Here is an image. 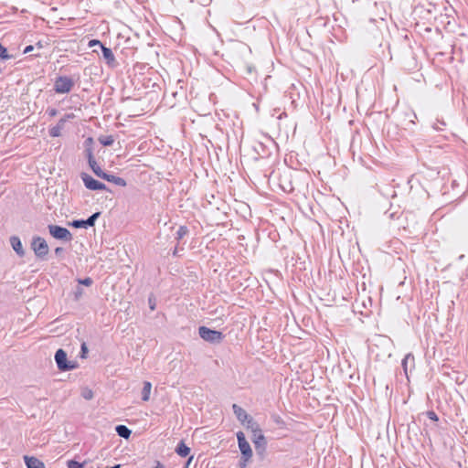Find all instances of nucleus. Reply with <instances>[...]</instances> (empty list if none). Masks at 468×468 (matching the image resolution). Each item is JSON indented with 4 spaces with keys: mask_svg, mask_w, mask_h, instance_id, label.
<instances>
[{
    "mask_svg": "<svg viewBox=\"0 0 468 468\" xmlns=\"http://www.w3.org/2000/svg\"><path fill=\"white\" fill-rule=\"evenodd\" d=\"M188 233V229L186 226H180L176 233V239L177 240L182 239Z\"/></svg>",
    "mask_w": 468,
    "mask_h": 468,
    "instance_id": "412c9836",
    "label": "nucleus"
},
{
    "mask_svg": "<svg viewBox=\"0 0 468 468\" xmlns=\"http://www.w3.org/2000/svg\"><path fill=\"white\" fill-rule=\"evenodd\" d=\"M415 358L411 353L407 354L401 362V367L405 375L408 377L409 367H414Z\"/></svg>",
    "mask_w": 468,
    "mask_h": 468,
    "instance_id": "2eb2a0df",
    "label": "nucleus"
},
{
    "mask_svg": "<svg viewBox=\"0 0 468 468\" xmlns=\"http://www.w3.org/2000/svg\"><path fill=\"white\" fill-rule=\"evenodd\" d=\"M31 468H46L43 462L31 456Z\"/></svg>",
    "mask_w": 468,
    "mask_h": 468,
    "instance_id": "5701e85b",
    "label": "nucleus"
},
{
    "mask_svg": "<svg viewBox=\"0 0 468 468\" xmlns=\"http://www.w3.org/2000/svg\"><path fill=\"white\" fill-rule=\"evenodd\" d=\"M63 251H64V249L61 247H58L54 250L56 256H60L63 253Z\"/></svg>",
    "mask_w": 468,
    "mask_h": 468,
    "instance_id": "473e14b6",
    "label": "nucleus"
},
{
    "mask_svg": "<svg viewBox=\"0 0 468 468\" xmlns=\"http://www.w3.org/2000/svg\"><path fill=\"white\" fill-rule=\"evenodd\" d=\"M80 177L86 188L90 190H107L105 184L94 179L91 176L81 173Z\"/></svg>",
    "mask_w": 468,
    "mask_h": 468,
    "instance_id": "6e6552de",
    "label": "nucleus"
},
{
    "mask_svg": "<svg viewBox=\"0 0 468 468\" xmlns=\"http://www.w3.org/2000/svg\"><path fill=\"white\" fill-rule=\"evenodd\" d=\"M37 45L38 46V48H42L41 41H38V42L37 43Z\"/></svg>",
    "mask_w": 468,
    "mask_h": 468,
    "instance_id": "79ce46f5",
    "label": "nucleus"
},
{
    "mask_svg": "<svg viewBox=\"0 0 468 468\" xmlns=\"http://www.w3.org/2000/svg\"><path fill=\"white\" fill-rule=\"evenodd\" d=\"M92 282H93V281H92V279H91V278H90V277H87V278H85V279H80V280H79V283L83 284V285H85V286H90V285H91V284H92Z\"/></svg>",
    "mask_w": 468,
    "mask_h": 468,
    "instance_id": "bb28decb",
    "label": "nucleus"
},
{
    "mask_svg": "<svg viewBox=\"0 0 468 468\" xmlns=\"http://www.w3.org/2000/svg\"><path fill=\"white\" fill-rule=\"evenodd\" d=\"M116 433L124 439H128L131 436L132 431L125 425H117L115 427Z\"/></svg>",
    "mask_w": 468,
    "mask_h": 468,
    "instance_id": "a211bd4d",
    "label": "nucleus"
},
{
    "mask_svg": "<svg viewBox=\"0 0 468 468\" xmlns=\"http://www.w3.org/2000/svg\"><path fill=\"white\" fill-rule=\"evenodd\" d=\"M102 57L105 59L107 65L111 68H114L117 66V62L114 57L112 50L110 48L102 47L101 48Z\"/></svg>",
    "mask_w": 468,
    "mask_h": 468,
    "instance_id": "f8f14e48",
    "label": "nucleus"
},
{
    "mask_svg": "<svg viewBox=\"0 0 468 468\" xmlns=\"http://www.w3.org/2000/svg\"><path fill=\"white\" fill-rule=\"evenodd\" d=\"M38 56H40V54H38V53H37V54H31V58H32V57H38Z\"/></svg>",
    "mask_w": 468,
    "mask_h": 468,
    "instance_id": "37998d69",
    "label": "nucleus"
},
{
    "mask_svg": "<svg viewBox=\"0 0 468 468\" xmlns=\"http://www.w3.org/2000/svg\"><path fill=\"white\" fill-rule=\"evenodd\" d=\"M236 436L242 459H245V461H250L253 452L249 441L246 440L245 434L242 431H238Z\"/></svg>",
    "mask_w": 468,
    "mask_h": 468,
    "instance_id": "423d86ee",
    "label": "nucleus"
},
{
    "mask_svg": "<svg viewBox=\"0 0 468 468\" xmlns=\"http://www.w3.org/2000/svg\"><path fill=\"white\" fill-rule=\"evenodd\" d=\"M29 51H30L29 46H27V47L24 48L23 53H24V54H27V53H28Z\"/></svg>",
    "mask_w": 468,
    "mask_h": 468,
    "instance_id": "e433bc0d",
    "label": "nucleus"
},
{
    "mask_svg": "<svg viewBox=\"0 0 468 468\" xmlns=\"http://www.w3.org/2000/svg\"><path fill=\"white\" fill-rule=\"evenodd\" d=\"M95 46H98L101 49L102 48V47H104V45L98 39H91L90 42H89V47H95Z\"/></svg>",
    "mask_w": 468,
    "mask_h": 468,
    "instance_id": "a878e982",
    "label": "nucleus"
},
{
    "mask_svg": "<svg viewBox=\"0 0 468 468\" xmlns=\"http://www.w3.org/2000/svg\"><path fill=\"white\" fill-rule=\"evenodd\" d=\"M255 450L259 454H262L267 448V440L264 435H259L257 438H251Z\"/></svg>",
    "mask_w": 468,
    "mask_h": 468,
    "instance_id": "ddd939ff",
    "label": "nucleus"
},
{
    "mask_svg": "<svg viewBox=\"0 0 468 468\" xmlns=\"http://www.w3.org/2000/svg\"><path fill=\"white\" fill-rule=\"evenodd\" d=\"M101 178L106 180V181H108V182L113 183V184H115L116 186H126V185H127L126 181L122 177L116 176L112 175V174H107L105 172H104V174H103Z\"/></svg>",
    "mask_w": 468,
    "mask_h": 468,
    "instance_id": "4468645a",
    "label": "nucleus"
},
{
    "mask_svg": "<svg viewBox=\"0 0 468 468\" xmlns=\"http://www.w3.org/2000/svg\"><path fill=\"white\" fill-rule=\"evenodd\" d=\"M232 410L238 420L240 421L241 424L245 426L247 429H250V427L257 423L253 420V418L250 415H249L247 411L239 405L233 404Z\"/></svg>",
    "mask_w": 468,
    "mask_h": 468,
    "instance_id": "20e7f679",
    "label": "nucleus"
},
{
    "mask_svg": "<svg viewBox=\"0 0 468 468\" xmlns=\"http://www.w3.org/2000/svg\"><path fill=\"white\" fill-rule=\"evenodd\" d=\"M101 212H95L91 216H90L87 219H76L69 223V225L73 228L80 229H88L90 227H93L97 218L100 217Z\"/></svg>",
    "mask_w": 468,
    "mask_h": 468,
    "instance_id": "1a4fd4ad",
    "label": "nucleus"
},
{
    "mask_svg": "<svg viewBox=\"0 0 468 468\" xmlns=\"http://www.w3.org/2000/svg\"><path fill=\"white\" fill-rule=\"evenodd\" d=\"M85 154H86V157L88 159V163H89V165L90 167V169L92 170V172L100 178L102 177L103 174H104V171H102V169L98 165L94 156H93V152H92V148L91 147H87L85 149Z\"/></svg>",
    "mask_w": 468,
    "mask_h": 468,
    "instance_id": "9d476101",
    "label": "nucleus"
},
{
    "mask_svg": "<svg viewBox=\"0 0 468 468\" xmlns=\"http://www.w3.org/2000/svg\"><path fill=\"white\" fill-rule=\"evenodd\" d=\"M10 243H11L13 250L16 252L17 255H19V256L25 255V250H23L21 240L18 237H16V236L11 237Z\"/></svg>",
    "mask_w": 468,
    "mask_h": 468,
    "instance_id": "dca6fc26",
    "label": "nucleus"
},
{
    "mask_svg": "<svg viewBox=\"0 0 468 468\" xmlns=\"http://www.w3.org/2000/svg\"><path fill=\"white\" fill-rule=\"evenodd\" d=\"M49 234L56 239L63 240V241H71L72 234L70 231L61 226L58 225H48V226Z\"/></svg>",
    "mask_w": 468,
    "mask_h": 468,
    "instance_id": "39448f33",
    "label": "nucleus"
},
{
    "mask_svg": "<svg viewBox=\"0 0 468 468\" xmlns=\"http://www.w3.org/2000/svg\"><path fill=\"white\" fill-rule=\"evenodd\" d=\"M282 187L283 191H285L287 193H291L294 189L291 182L287 186H282Z\"/></svg>",
    "mask_w": 468,
    "mask_h": 468,
    "instance_id": "c85d7f7f",
    "label": "nucleus"
},
{
    "mask_svg": "<svg viewBox=\"0 0 468 468\" xmlns=\"http://www.w3.org/2000/svg\"><path fill=\"white\" fill-rule=\"evenodd\" d=\"M154 468H164V465L161 462L159 461H156L155 462V465L154 466Z\"/></svg>",
    "mask_w": 468,
    "mask_h": 468,
    "instance_id": "c9c22d12",
    "label": "nucleus"
},
{
    "mask_svg": "<svg viewBox=\"0 0 468 468\" xmlns=\"http://www.w3.org/2000/svg\"><path fill=\"white\" fill-rule=\"evenodd\" d=\"M88 353V348L85 343L81 345V357H85L86 354Z\"/></svg>",
    "mask_w": 468,
    "mask_h": 468,
    "instance_id": "2f4dec72",
    "label": "nucleus"
},
{
    "mask_svg": "<svg viewBox=\"0 0 468 468\" xmlns=\"http://www.w3.org/2000/svg\"><path fill=\"white\" fill-rule=\"evenodd\" d=\"M248 462L249 461H245V459L241 458L239 461V468H246Z\"/></svg>",
    "mask_w": 468,
    "mask_h": 468,
    "instance_id": "f704fd0d",
    "label": "nucleus"
},
{
    "mask_svg": "<svg viewBox=\"0 0 468 468\" xmlns=\"http://www.w3.org/2000/svg\"><path fill=\"white\" fill-rule=\"evenodd\" d=\"M81 294V289H78L77 292H76V298L78 299L79 296Z\"/></svg>",
    "mask_w": 468,
    "mask_h": 468,
    "instance_id": "4c0bfd02",
    "label": "nucleus"
},
{
    "mask_svg": "<svg viewBox=\"0 0 468 468\" xmlns=\"http://www.w3.org/2000/svg\"><path fill=\"white\" fill-rule=\"evenodd\" d=\"M73 86L74 81L70 77L59 76L56 78L54 90L59 94L69 93L72 90Z\"/></svg>",
    "mask_w": 468,
    "mask_h": 468,
    "instance_id": "7ed1b4c3",
    "label": "nucleus"
},
{
    "mask_svg": "<svg viewBox=\"0 0 468 468\" xmlns=\"http://www.w3.org/2000/svg\"><path fill=\"white\" fill-rule=\"evenodd\" d=\"M148 303L150 309L154 311L155 309V299L153 296L148 298Z\"/></svg>",
    "mask_w": 468,
    "mask_h": 468,
    "instance_id": "cd10ccee",
    "label": "nucleus"
},
{
    "mask_svg": "<svg viewBox=\"0 0 468 468\" xmlns=\"http://www.w3.org/2000/svg\"><path fill=\"white\" fill-rule=\"evenodd\" d=\"M55 361L57 363V367L60 371H68L75 368V362L69 361L67 358V353L59 348L57 350L55 354Z\"/></svg>",
    "mask_w": 468,
    "mask_h": 468,
    "instance_id": "0eeeda50",
    "label": "nucleus"
},
{
    "mask_svg": "<svg viewBox=\"0 0 468 468\" xmlns=\"http://www.w3.org/2000/svg\"><path fill=\"white\" fill-rule=\"evenodd\" d=\"M30 50H31V52L34 50V47L32 45H31Z\"/></svg>",
    "mask_w": 468,
    "mask_h": 468,
    "instance_id": "a18cd8bd",
    "label": "nucleus"
},
{
    "mask_svg": "<svg viewBox=\"0 0 468 468\" xmlns=\"http://www.w3.org/2000/svg\"><path fill=\"white\" fill-rule=\"evenodd\" d=\"M10 56L8 55L6 48L0 44V58L7 59Z\"/></svg>",
    "mask_w": 468,
    "mask_h": 468,
    "instance_id": "393cba45",
    "label": "nucleus"
},
{
    "mask_svg": "<svg viewBox=\"0 0 468 468\" xmlns=\"http://www.w3.org/2000/svg\"><path fill=\"white\" fill-rule=\"evenodd\" d=\"M152 389V384L149 381L144 382V387L142 389V400L143 401H148L150 399Z\"/></svg>",
    "mask_w": 468,
    "mask_h": 468,
    "instance_id": "6ab92c4d",
    "label": "nucleus"
},
{
    "mask_svg": "<svg viewBox=\"0 0 468 468\" xmlns=\"http://www.w3.org/2000/svg\"><path fill=\"white\" fill-rule=\"evenodd\" d=\"M67 467L68 468H84V464L78 461H75V460H69L67 463Z\"/></svg>",
    "mask_w": 468,
    "mask_h": 468,
    "instance_id": "b1692460",
    "label": "nucleus"
},
{
    "mask_svg": "<svg viewBox=\"0 0 468 468\" xmlns=\"http://www.w3.org/2000/svg\"><path fill=\"white\" fill-rule=\"evenodd\" d=\"M31 250H33L37 260L46 261L48 260L49 248L45 240L41 237H34L31 240Z\"/></svg>",
    "mask_w": 468,
    "mask_h": 468,
    "instance_id": "f257e3e1",
    "label": "nucleus"
},
{
    "mask_svg": "<svg viewBox=\"0 0 468 468\" xmlns=\"http://www.w3.org/2000/svg\"><path fill=\"white\" fill-rule=\"evenodd\" d=\"M192 459H193V456H191V457L188 459V461H187V463H186V468H187V466H188V464L190 463V462L192 461Z\"/></svg>",
    "mask_w": 468,
    "mask_h": 468,
    "instance_id": "58836bf2",
    "label": "nucleus"
},
{
    "mask_svg": "<svg viewBox=\"0 0 468 468\" xmlns=\"http://www.w3.org/2000/svg\"><path fill=\"white\" fill-rule=\"evenodd\" d=\"M198 334L203 340L213 344H218L224 338V335L220 331L212 330L206 326H200L198 328Z\"/></svg>",
    "mask_w": 468,
    "mask_h": 468,
    "instance_id": "f03ea898",
    "label": "nucleus"
},
{
    "mask_svg": "<svg viewBox=\"0 0 468 468\" xmlns=\"http://www.w3.org/2000/svg\"><path fill=\"white\" fill-rule=\"evenodd\" d=\"M427 414L430 420L434 421L438 420V416L434 411H428Z\"/></svg>",
    "mask_w": 468,
    "mask_h": 468,
    "instance_id": "c756f323",
    "label": "nucleus"
},
{
    "mask_svg": "<svg viewBox=\"0 0 468 468\" xmlns=\"http://www.w3.org/2000/svg\"><path fill=\"white\" fill-rule=\"evenodd\" d=\"M93 397V393L91 390H86L84 393H83V398L86 399H92Z\"/></svg>",
    "mask_w": 468,
    "mask_h": 468,
    "instance_id": "7c9ffc66",
    "label": "nucleus"
},
{
    "mask_svg": "<svg viewBox=\"0 0 468 468\" xmlns=\"http://www.w3.org/2000/svg\"><path fill=\"white\" fill-rule=\"evenodd\" d=\"M99 142L103 146H111L114 143V138L112 135L101 136Z\"/></svg>",
    "mask_w": 468,
    "mask_h": 468,
    "instance_id": "aec40b11",
    "label": "nucleus"
},
{
    "mask_svg": "<svg viewBox=\"0 0 468 468\" xmlns=\"http://www.w3.org/2000/svg\"><path fill=\"white\" fill-rule=\"evenodd\" d=\"M87 142L91 143V142H92V139H91V138H88V139H87Z\"/></svg>",
    "mask_w": 468,
    "mask_h": 468,
    "instance_id": "c03bdc74",
    "label": "nucleus"
},
{
    "mask_svg": "<svg viewBox=\"0 0 468 468\" xmlns=\"http://www.w3.org/2000/svg\"><path fill=\"white\" fill-rule=\"evenodd\" d=\"M249 430H250L252 432V438H257V436L259 435H263L261 429L260 428V425L258 423L250 427Z\"/></svg>",
    "mask_w": 468,
    "mask_h": 468,
    "instance_id": "4be33fe9",
    "label": "nucleus"
},
{
    "mask_svg": "<svg viewBox=\"0 0 468 468\" xmlns=\"http://www.w3.org/2000/svg\"><path fill=\"white\" fill-rule=\"evenodd\" d=\"M71 117H73V114H67L63 118H61L55 126H53L49 129V131H48L49 135L51 137L60 136L61 132L65 127V123H66L67 120Z\"/></svg>",
    "mask_w": 468,
    "mask_h": 468,
    "instance_id": "9b49d317",
    "label": "nucleus"
},
{
    "mask_svg": "<svg viewBox=\"0 0 468 468\" xmlns=\"http://www.w3.org/2000/svg\"><path fill=\"white\" fill-rule=\"evenodd\" d=\"M176 452L181 457H186L190 453V448L181 441L176 448Z\"/></svg>",
    "mask_w": 468,
    "mask_h": 468,
    "instance_id": "f3484780",
    "label": "nucleus"
},
{
    "mask_svg": "<svg viewBox=\"0 0 468 468\" xmlns=\"http://www.w3.org/2000/svg\"><path fill=\"white\" fill-rule=\"evenodd\" d=\"M55 114H56V110H51V111H50V115H52V116H53V115H55Z\"/></svg>",
    "mask_w": 468,
    "mask_h": 468,
    "instance_id": "a19ab883",
    "label": "nucleus"
},
{
    "mask_svg": "<svg viewBox=\"0 0 468 468\" xmlns=\"http://www.w3.org/2000/svg\"><path fill=\"white\" fill-rule=\"evenodd\" d=\"M409 115H410V116H413L414 118H416V114H415L413 112H409Z\"/></svg>",
    "mask_w": 468,
    "mask_h": 468,
    "instance_id": "ea45409f",
    "label": "nucleus"
},
{
    "mask_svg": "<svg viewBox=\"0 0 468 468\" xmlns=\"http://www.w3.org/2000/svg\"><path fill=\"white\" fill-rule=\"evenodd\" d=\"M23 459H24V462H25V464H26L27 468H29V463H30L29 455H27V454L24 455Z\"/></svg>",
    "mask_w": 468,
    "mask_h": 468,
    "instance_id": "72a5a7b5",
    "label": "nucleus"
}]
</instances>
